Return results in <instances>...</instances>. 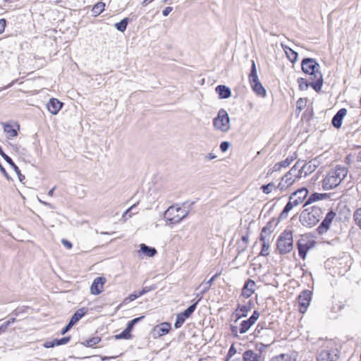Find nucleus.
Instances as JSON below:
<instances>
[{"label": "nucleus", "mask_w": 361, "mask_h": 361, "mask_svg": "<svg viewBox=\"0 0 361 361\" xmlns=\"http://www.w3.org/2000/svg\"><path fill=\"white\" fill-rule=\"evenodd\" d=\"M301 68L305 74L310 75L311 80H314V82L312 84V87L317 92H320L323 85V75L319 71V64L314 59L305 58L301 62Z\"/></svg>", "instance_id": "nucleus-1"}, {"label": "nucleus", "mask_w": 361, "mask_h": 361, "mask_svg": "<svg viewBox=\"0 0 361 361\" xmlns=\"http://www.w3.org/2000/svg\"><path fill=\"white\" fill-rule=\"evenodd\" d=\"M348 170L343 166H336L331 169L322 180V188L325 190H331L337 187L346 177Z\"/></svg>", "instance_id": "nucleus-2"}, {"label": "nucleus", "mask_w": 361, "mask_h": 361, "mask_svg": "<svg viewBox=\"0 0 361 361\" xmlns=\"http://www.w3.org/2000/svg\"><path fill=\"white\" fill-rule=\"evenodd\" d=\"M323 216V212L321 208L313 206L311 210L305 209L300 216V221L302 225L312 227L316 225Z\"/></svg>", "instance_id": "nucleus-3"}, {"label": "nucleus", "mask_w": 361, "mask_h": 361, "mask_svg": "<svg viewBox=\"0 0 361 361\" xmlns=\"http://www.w3.org/2000/svg\"><path fill=\"white\" fill-rule=\"evenodd\" d=\"M188 212L178 204H173L165 211L164 217L167 224H177L188 215Z\"/></svg>", "instance_id": "nucleus-4"}, {"label": "nucleus", "mask_w": 361, "mask_h": 361, "mask_svg": "<svg viewBox=\"0 0 361 361\" xmlns=\"http://www.w3.org/2000/svg\"><path fill=\"white\" fill-rule=\"evenodd\" d=\"M277 249L281 255H285L292 251L293 248V233L290 230L282 232L277 240Z\"/></svg>", "instance_id": "nucleus-5"}, {"label": "nucleus", "mask_w": 361, "mask_h": 361, "mask_svg": "<svg viewBox=\"0 0 361 361\" xmlns=\"http://www.w3.org/2000/svg\"><path fill=\"white\" fill-rule=\"evenodd\" d=\"M214 128L222 133H227L231 128L230 118L227 111L221 109L217 116L213 119Z\"/></svg>", "instance_id": "nucleus-6"}, {"label": "nucleus", "mask_w": 361, "mask_h": 361, "mask_svg": "<svg viewBox=\"0 0 361 361\" xmlns=\"http://www.w3.org/2000/svg\"><path fill=\"white\" fill-rule=\"evenodd\" d=\"M248 78L252 90L257 95L263 97H265L267 91L258 78L256 64L254 61H252L250 73Z\"/></svg>", "instance_id": "nucleus-7"}, {"label": "nucleus", "mask_w": 361, "mask_h": 361, "mask_svg": "<svg viewBox=\"0 0 361 361\" xmlns=\"http://www.w3.org/2000/svg\"><path fill=\"white\" fill-rule=\"evenodd\" d=\"M331 341L326 343L325 348L319 351L317 357V361H337L338 359V350L333 348Z\"/></svg>", "instance_id": "nucleus-8"}, {"label": "nucleus", "mask_w": 361, "mask_h": 361, "mask_svg": "<svg viewBox=\"0 0 361 361\" xmlns=\"http://www.w3.org/2000/svg\"><path fill=\"white\" fill-rule=\"evenodd\" d=\"M201 299H202V297L200 296L199 299L195 302H194L193 304L190 305L183 312L177 314L176 322L174 324V327L176 329H179L180 327H181V326L185 322V319L191 316V314L195 312V310L197 307V305Z\"/></svg>", "instance_id": "nucleus-9"}, {"label": "nucleus", "mask_w": 361, "mask_h": 361, "mask_svg": "<svg viewBox=\"0 0 361 361\" xmlns=\"http://www.w3.org/2000/svg\"><path fill=\"white\" fill-rule=\"evenodd\" d=\"M315 242L307 238H301L297 242L299 256L305 259L308 251L314 247Z\"/></svg>", "instance_id": "nucleus-10"}, {"label": "nucleus", "mask_w": 361, "mask_h": 361, "mask_svg": "<svg viewBox=\"0 0 361 361\" xmlns=\"http://www.w3.org/2000/svg\"><path fill=\"white\" fill-rule=\"evenodd\" d=\"M312 291L305 290L298 296L299 311L300 313L304 314L310 305L312 298Z\"/></svg>", "instance_id": "nucleus-11"}, {"label": "nucleus", "mask_w": 361, "mask_h": 361, "mask_svg": "<svg viewBox=\"0 0 361 361\" xmlns=\"http://www.w3.org/2000/svg\"><path fill=\"white\" fill-rule=\"evenodd\" d=\"M259 317V312L257 310H255L249 319L243 320L240 322L239 327V333L240 334H245L250 329V327L257 322Z\"/></svg>", "instance_id": "nucleus-12"}, {"label": "nucleus", "mask_w": 361, "mask_h": 361, "mask_svg": "<svg viewBox=\"0 0 361 361\" xmlns=\"http://www.w3.org/2000/svg\"><path fill=\"white\" fill-rule=\"evenodd\" d=\"M336 214L333 211H330L326 214L324 219L317 228L319 234L322 235L327 232Z\"/></svg>", "instance_id": "nucleus-13"}, {"label": "nucleus", "mask_w": 361, "mask_h": 361, "mask_svg": "<svg viewBox=\"0 0 361 361\" xmlns=\"http://www.w3.org/2000/svg\"><path fill=\"white\" fill-rule=\"evenodd\" d=\"M171 326L170 323L163 322L153 328L152 334L154 338L161 337L165 334H167L171 330Z\"/></svg>", "instance_id": "nucleus-14"}, {"label": "nucleus", "mask_w": 361, "mask_h": 361, "mask_svg": "<svg viewBox=\"0 0 361 361\" xmlns=\"http://www.w3.org/2000/svg\"><path fill=\"white\" fill-rule=\"evenodd\" d=\"M0 155L4 158V159L8 163V164H9L12 168L15 171V172L16 173L18 177V179L19 180L23 183V181L25 179V177L24 175H23L21 173H20V171L19 169V168L18 167V166L13 161L12 159L8 156L6 154H5L1 148V147L0 146Z\"/></svg>", "instance_id": "nucleus-15"}, {"label": "nucleus", "mask_w": 361, "mask_h": 361, "mask_svg": "<svg viewBox=\"0 0 361 361\" xmlns=\"http://www.w3.org/2000/svg\"><path fill=\"white\" fill-rule=\"evenodd\" d=\"M307 194L308 190L305 188H302L293 192L290 197L295 205L298 206L304 201Z\"/></svg>", "instance_id": "nucleus-16"}, {"label": "nucleus", "mask_w": 361, "mask_h": 361, "mask_svg": "<svg viewBox=\"0 0 361 361\" xmlns=\"http://www.w3.org/2000/svg\"><path fill=\"white\" fill-rule=\"evenodd\" d=\"M106 281V279L103 276L94 279L90 287L91 293L93 295L100 294L103 291V286Z\"/></svg>", "instance_id": "nucleus-17"}, {"label": "nucleus", "mask_w": 361, "mask_h": 361, "mask_svg": "<svg viewBox=\"0 0 361 361\" xmlns=\"http://www.w3.org/2000/svg\"><path fill=\"white\" fill-rule=\"evenodd\" d=\"M255 282L253 280H247L242 289L241 295L245 298H250L255 292Z\"/></svg>", "instance_id": "nucleus-18"}, {"label": "nucleus", "mask_w": 361, "mask_h": 361, "mask_svg": "<svg viewBox=\"0 0 361 361\" xmlns=\"http://www.w3.org/2000/svg\"><path fill=\"white\" fill-rule=\"evenodd\" d=\"M63 104L55 98H51L47 104V109L53 114L56 115L63 107Z\"/></svg>", "instance_id": "nucleus-19"}, {"label": "nucleus", "mask_w": 361, "mask_h": 361, "mask_svg": "<svg viewBox=\"0 0 361 361\" xmlns=\"http://www.w3.org/2000/svg\"><path fill=\"white\" fill-rule=\"evenodd\" d=\"M346 114L347 110L345 108H342L334 116L331 123L334 128H340L341 127L342 121Z\"/></svg>", "instance_id": "nucleus-20"}, {"label": "nucleus", "mask_w": 361, "mask_h": 361, "mask_svg": "<svg viewBox=\"0 0 361 361\" xmlns=\"http://www.w3.org/2000/svg\"><path fill=\"white\" fill-rule=\"evenodd\" d=\"M302 169V161L298 160L288 172L294 176L295 178L300 179L304 176Z\"/></svg>", "instance_id": "nucleus-21"}, {"label": "nucleus", "mask_w": 361, "mask_h": 361, "mask_svg": "<svg viewBox=\"0 0 361 361\" xmlns=\"http://www.w3.org/2000/svg\"><path fill=\"white\" fill-rule=\"evenodd\" d=\"M317 161L316 160H311L307 163H304L302 161L303 176H307L308 174L314 171L317 168Z\"/></svg>", "instance_id": "nucleus-22"}, {"label": "nucleus", "mask_w": 361, "mask_h": 361, "mask_svg": "<svg viewBox=\"0 0 361 361\" xmlns=\"http://www.w3.org/2000/svg\"><path fill=\"white\" fill-rule=\"evenodd\" d=\"M215 90L220 99H228L231 95V89L226 85H219L216 87Z\"/></svg>", "instance_id": "nucleus-23"}, {"label": "nucleus", "mask_w": 361, "mask_h": 361, "mask_svg": "<svg viewBox=\"0 0 361 361\" xmlns=\"http://www.w3.org/2000/svg\"><path fill=\"white\" fill-rule=\"evenodd\" d=\"M328 197L329 195L326 193L314 192L308 197L303 207H306L308 204H310L316 201L326 199Z\"/></svg>", "instance_id": "nucleus-24"}, {"label": "nucleus", "mask_w": 361, "mask_h": 361, "mask_svg": "<svg viewBox=\"0 0 361 361\" xmlns=\"http://www.w3.org/2000/svg\"><path fill=\"white\" fill-rule=\"evenodd\" d=\"M274 229L272 223L271 221L268 222L267 224L262 228L261 234H260V240H267L270 238L271 234L272 233Z\"/></svg>", "instance_id": "nucleus-25"}, {"label": "nucleus", "mask_w": 361, "mask_h": 361, "mask_svg": "<svg viewBox=\"0 0 361 361\" xmlns=\"http://www.w3.org/2000/svg\"><path fill=\"white\" fill-rule=\"evenodd\" d=\"M140 251L142 252L145 256L152 257L157 253V251L154 247L146 245L144 243L140 244Z\"/></svg>", "instance_id": "nucleus-26"}, {"label": "nucleus", "mask_w": 361, "mask_h": 361, "mask_svg": "<svg viewBox=\"0 0 361 361\" xmlns=\"http://www.w3.org/2000/svg\"><path fill=\"white\" fill-rule=\"evenodd\" d=\"M86 314L85 308L77 310L68 322L73 326Z\"/></svg>", "instance_id": "nucleus-27"}, {"label": "nucleus", "mask_w": 361, "mask_h": 361, "mask_svg": "<svg viewBox=\"0 0 361 361\" xmlns=\"http://www.w3.org/2000/svg\"><path fill=\"white\" fill-rule=\"evenodd\" d=\"M295 204L293 202V200L289 197V201L284 207L283 211L280 214L279 218L281 219H286L288 216V212L293 209V207H296Z\"/></svg>", "instance_id": "nucleus-28"}, {"label": "nucleus", "mask_w": 361, "mask_h": 361, "mask_svg": "<svg viewBox=\"0 0 361 361\" xmlns=\"http://www.w3.org/2000/svg\"><path fill=\"white\" fill-rule=\"evenodd\" d=\"M258 355L251 350H247L243 355V361H258Z\"/></svg>", "instance_id": "nucleus-29"}, {"label": "nucleus", "mask_w": 361, "mask_h": 361, "mask_svg": "<svg viewBox=\"0 0 361 361\" xmlns=\"http://www.w3.org/2000/svg\"><path fill=\"white\" fill-rule=\"evenodd\" d=\"M4 130L8 135V137H14L18 135L17 130L13 128V126L9 123H3Z\"/></svg>", "instance_id": "nucleus-30"}, {"label": "nucleus", "mask_w": 361, "mask_h": 361, "mask_svg": "<svg viewBox=\"0 0 361 361\" xmlns=\"http://www.w3.org/2000/svg\"><path fill=\"white\" fill-rule=\"evenodd\" d=\"M105 4L99 1L92 8V13L94 16H97L104 11Z\"/></svg>", "instance_id": "nucleus-31"}, {"label": "nucleus", "mask_w": 361, "mask_h": 361, "mask_svg": "<svg viewBox=\"0 0 361 361\" xmlns=\"http://www.w3.org/2000/svg\"><path fill=\"white\" fill-rule=\"evenodd\" d=\"M272 361H295V358L288 353H281L272 358Z\"/></svg>", "instance_id": "nucleus-32"}, {"label": "nucleus", "mask_w": 361, "mask_h": 361, "mask_svg": "<svg viewBox=\"0 0 361 361\" xmlns=\"http://www.w3.org/2000/svg\"><path fill=\"white\" fill-rule=\"evenodd\" d=\"M285 51L287 55V57L291 62L294 63L297 61L298 54L296 51H295L291 48L287 47L285 48Z\"/></svg>", "instance_id": "nucleus-33"}, {"label": "nucleus", "mask_w": 361, "mask_h": 361, "mask_svg": "<svg viewBox=\"0 0 361 361\" xmlns=\"http://www.w3.org/2000/svg\"><path fill=\"white\" fill-rule=\"evenodd\" d=\"M297 81L298 83L299 89L300 90H307V88L310 86L312 87V84L314 82V80H312L311 82H308L305 79L302 78H299Z\"/></svg>", "instance_id": "nucleus-34"}, {"label": "nucleus", "mask_w": 361, "mask_h": 361, "mask_svg": "<svg viewBox=\"0 0 361 361\" xmlns=\"http://www.w3.org/2000/svg\"><path fill=\"white\" fill-rule=\"evenodd\" d=\"M128 22H129L128 18H125L123 20H121L120 22L115 23L114 26L117 30L123 32L127 28Z\"/></svg>", "instance_id": "nucleus-35"}, {"label": "nucleus", "mask_w": 361, "mask_h": 361, "mask_svg": "<svg viewBox=\"0 0 361 361\" xmlns=\"http://www.w3.org/2000/svg\"><path fill=\"white\" fill-rule=\"evenodd\" d=\"M101 341V338L99 336L92 337L88 340L82 343V345L85 347H93L98 344Z\"/></svg>", "instance_id": "nucleus-36"}, {"label": "nucleus", "mask_w": 361, "mask_h": 361, "mask_svg": "<svg viewBox=\"0 0 361 361\" xmlns=\"http://www.w3.org/2000/svg\"><path fill=\"white\" fill-rule=\"evenodd\" d=\"M262 242V247L260 252V255L262 256H267L269 255V240H261Z\"/></svg>", "instance_id": "nucleus-37"}, {"label": "nucleus", "mask_w": 361, "mask_h": 361, "mask_svg": "<svg viewBox=\"0 0 361 361\" xmlns=\"http://www.w3.org/2000/svg\"><path fill=\"white\" fill-rule=\"evenodd\" d=\"M281 179L289 187L298 178H295L294 176L288 172Z\"/></svg>", "instance_id": "nucleus-38"}, {"label": "nucleus", "mask_w": 361, "mask_h": 361, "mask_svg": "<svg viewBox=\"0 0 361 361\" xmlns=\"http://www.w3.org/2000/svg\"><path fill=\"white\" fill-rule=\"evenodd\" d=\"M131 331L127 327L119 334L115 336L116 339H129L131 338Z\"/></svg>", "instance_id": "nucleus-39"}, {"label": "nucleus", "mask_w": 361, "mask_h": 361, "mask_svg": "<svg viewBox=\"0 0 361 361\" xmlns=\"http://www.w3.org/2000/svg\"><path fill=\"white\" fill-rule=\"evenodd\" d=\"M135 208L136 204H134L125 212V213L123 214L122 218L126 221L128 218L131 217L132 214L137 213V211H134Z\"/></svg>", "instance_id": "nucleus-40"}, {"label": "nucleus", "mask_w": 361, "mask_h": 361, "mask_svg": "<svg viewBox=\"0 0 361 361\" xmlns=\"http://www.w3.org/2000/svg\"><path fill=\"white\" fill-rule=\"evenodd\" d=\"M250 309L251 307L250 305H241L239 304L236 308V312H240L241 316L245 317Z\"/></svg>", "instance_id": "nucleus-41"}, {"label": "nucleus", "mask_w": 361, "mask_h": 361, "mask_svg": "<svg viewBox=\"0 0 361 361\" xmlns=\"http://www.w3.org/2000/svg\"><path fill=\"white\" fill-rule=\"evenodd\" d=\"M353 219L356 225L361 229V207L355 211L353 214Z\"/></svg>", "instance_id": "nucleus-42"}, {"label": "nucleus", "mask_w": 361, "mask_h": 361, "mask_svg": "<svg viewBox=\"0 0 361 361\" xmlns=\"http://www.w3.org/2000/svg\"><path fill=\"white\" fill-rule=\"evenodd\" d=\"M144 316H141L139 317L134 318L128 323L126 327L132 331L135 325L137 324L140 321H142L144 319Z\"/></svg>", "instance_id": "nucleus-43"}, {"label": "nucleus", "mask_w": 361, "mask_h": 361, "mask_svg": "<svg viewBox=\"0 0 361 361\" xmlns=\"http://www.w3.org/2000/svg\"><path fill=\"white\" fill-rule=\"evenodd\" d=\"M219 276V274H214L209 280H208L206 283H205V287L203 289V290L202 291V294L204 293L205 292H207L209 288H210V286H212V283L214 282V281Z\"/></svg>", "instance_id": "nucleus-44"}, {"label": "nucleus", "mask_w": 361, "mask_h": 361, "mask_svg": "<svg viewBox=\"0 0 361 361\" xmlns=\"http://www.w3.org/2000/svg\"><path fill=\"white\" fill-rule=\"evenodd\" d=\"M27 309H28V307H25V306L19 307H17L16 309H15L11 312V314L13 315V316H15V317H18L20 314L25 312Z\"/></svg>", "instance_id": "nucleus-45"}, {"label": "nucleus", "mask_w": 361, "mask_h": 361, "mask_svg": "<svg viewBox=\"0 0 361 361\" xmlns=\"http://www.w3.org/2000/svg\"><path fill=\"white\" fill-rule=\"evenodd\" d=\"M274 187L275 185L273 183H269V184L262 185L261 190L264 194H269Z\"/></svg>", "instance_id": "nucleus-46"}, {"label": "nucleus", "mask_w": 361, "mask_h": 361, "mask_svg": "<svg viewBox=\"0 0 361 361\" xmlns=\"http://www.w3.org/2000/svg\"><path fill=\"white\" fill-rule=\"evenodd\" d=\"M71 340V336H66L60 339H55L56 345H61L68 343Z\"/></svg>", "instance_id": "nucleus-47"}, {"label": "nucleus", "mask_w": 361, "mask_h": 361, "mask_svg": "<svg viewBox=\"0 0 361 361\" xmlns=\"http://www.w3.org/2000/svg\"><path fill=\"white\" fill-rule=\"evenodd\" d=\"M235 353H236V349L235 348L234 345H232L230 347L228 352L226 355V361H228Z\"/></svg>", "instance_id": "nucleus-48"}, {"label": "nucleus", "mask_w": 361, "mask_h": 361, "mask_svg": "<svg viewBox=\"0 0 361 361\" xmlns=\"http://www.w3.org/2000/svg\"><path fill=\"white\" fill-rule=\"evenodd\" d=\"M294 159L295 157H288L285 160L280 161L281 166H282L283 168H286L288 166Z\"/></svg>", "instance_id": "nucleus-49"}, {"label": "nucleus", "mask_w": 361, "mask_h": 361, "mask_svg": "<svg viewBox=\"0 0 361 361\" xmlns=\"http://www.w3.org/2000/svg\"><path fill=\"white\" fill-rule=\"evenodd\" d=\"M230 146V143L227 141H224L220 144V149L222 152H225L228 150Z\"/></svg>", "instance_id": "nucleus-50"}, {"label": "nucleus", "mask_w": 361, "mask_h": 361, "mask_svg": "<svg viewBox=\"0 0 361 361\" xmlns=\"http://www.w3.org/2000/svg\"><path fill=\"white\" fill-rule=\"evenodd\" d=\"M263 329V327L262 326L261 324H258L255 330V337H260L262 338V330Z\"/></svg>", "instance_id": "nucleus-51"}, {"label": "nucleus", "mask_w": 361, "mask_h": 361, "mask_svg": "<svg viewBox=\"0 0 361 361\" xmlns=\"http://www.w3.org/2000/svg\"><path fill=\"white\" fill-rule=\"evenodd\" d=\"M305 106V102L304 101L303 99L302 98H300L297 102H296V107L298 109H299L300 111H301L304 106Z\"/></svg>", "instance_id": "nucleus-52"}, {"label": "nucleus", "mask_w": 361, "mask_h": 361, "mask_svg": "<svg viewBox=\"0 0 361 361\" xmlns=\"http://www.w3.org/2000/svg\"><path fill=\"white\" fill-rule=\"evenodd\" d=\"M56 345V343H55V339L53 341H47L43 343V346L46 348H54Z\"/></svg>", "instance_id": "nucleus-53"}, {"label": "nucleus", "mask_w": 361, "mask_h": 361, "mask_svg": "<svg viewBox=\"0 0 361 361\" xmlns=\"http://www.w3.org/2000/svg\"><path fill=\"white\" fill-rule=\"evenodd\" d=\"M141 295L139 294V291H134L132 294H130L126 300L129 301H133Z\"/></svg>", "instance_id": "nucleus-54"}, {"label": "nucleus", "mask_w": 361, "mask_h": 361, "mask_svg": "<svg viewBox=\"0 0 361 361\" xmlns=\"http://www.w3.org/2000/svg\"><path fill=\"white\" fill-rule=\"evenodd\" d=\"M275 189H279L280 190H284L288 188V185L286 184L282 180L279 183L277 187H274Z\"/></svg>", "instance_id": "nucleus-55"}, {"label": "nucleus", "mask_w": 361, "mask_h": 361, "mask_svg": "<svg viewBox=\"0 0 361 361\" xmlns=\"http://www.w3.org/2000/svg\"><path fill=\"white\" fill-rule=\"evenodd\" d=\"M6 25V20L4 18L0 19V34L3 33L5 30Z\"/></svg>", "instance_id": "nucleus-56"}, {"label": "nucleus", "mask_w": 361, "mask_h": 361, "mask_svg": "<svg viewBox=\"0 0 361 361\" xmlns=\"http://www.w3.org/2000/svg\"><path fill=\"white\" fill-rule=\"evenodd\" d=\"M230 329L233 336H238V333H239V328L237 326H234V325L231 324L230 326Z\"/></svg>", "instance_id": "nucleus-57"}, {"label": "nucleus", "mask_w": 361, "mask_h": 361, "mask_svg": "<svg viewBox=\"0 0 361 361\" xmlns=\"http://www.w3.org/2000/svg\"><path fill=\"white\" fill-rule=\"evenodd\" d=\"M73 327V326L68 322L67 324V325L63 328L62 329L61 331V335H64L66 334L68 331L71 330V329Z\"/></svg>", "instance_id": "nucleus-58"}, {"label": "nucleus", "mask_w": 361, "mask_h": 361, "mask_svg": "<svg viewBox=\"0 0 361 361\" xmlns=\"http://www.w3.org/2000/svg\"><path fill=\"white\" fill-rule=\"evenodd\" d=\"M281 168H283V167H282V166H281L280 162H278L274 164V166H273V168L271 169V171L269 172V173H271L274 171H279L281 170Z\"/></svg>", "instance_id": "nucleus-59"}, {"label": "nucleus", "mask_w": 361, "mask_h": 361, "mask_svg": "<svg viewBox=\"0 0 361 361\" xmlns=\"http://www.w3.org/2000/svg\"><path fill=\"white\" fill-rule=\"evenodd\" d=\"M153 290L151 287H144L140 291H139V294L142 296V295L149 292L150 290Z\"/></svg>", "instance_id": "nucleus-60"}, {"label": "nucleus", "mask_w": 361, "mask_h": 361, "mask_svg": "<svg viewBox=\"0 0 361 361\" xmlns=\"http://www.w3.org/2000/svg\"><path fill=\"white\" fill-rule=\"evenodd\" d=\"M61 243L68 249H71L73 246L72 243L66 239H62Z\"/></svg>", "instance_id": "nucleus-61"}, {"label": "nucleus", "mask_w": 361, "mask_h": 361, "mask_svg": "<svg viewBox=\"0 0 361 361\" xmlns=\"http://www.w3.org/2000/svg\"><path fill=\"white\" fill-rule=\"evenodd\" d=\"M173 10V8L171 7V6H167L166 7L163 11H162V14L164 16H167Z\"/></svg>", "instance_id": "nucleus-62"}, {"label": "nucleus", "mask_w": 361, "mask_h": 361, "mask_svg": "<svg viewBox=\"0 0 361 361\" xmlns=\"http://www.w3.org/2000/svg\"><path fill=\"white\" fill-rule=\"evenodd\" d=\"M232 317H235V322L236 323L240 318L244 317L243 316H241V314H239L236 310L235 312H233Z\"/></svg>", "instance_id": "nucleus-63"}, {"label": "nucleus", "mask_w": 361, "mask_h": 361, "mask_svg": "<svg viewBox=\"0 0 361 361\" xmlns=\"http://www.w3.org/2000/svg\"><path fill=\"white\" fill-rule=\"evenodd\" d=\"M7 329H8V326H7V325L6 324V323H5V322H4V323H3V324L0 326V334H3V333H4V332H6V330H7Z\"/></svg>", "instance_id": "nucleus-64"}]
</instances>
